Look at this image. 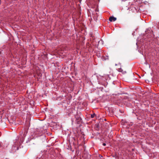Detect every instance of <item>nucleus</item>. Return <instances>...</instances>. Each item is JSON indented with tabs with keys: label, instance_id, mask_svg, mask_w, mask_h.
Here are the masks:
<instances>
[{
	"label": "nucleus",
	"instance_id": "nucleus-1",
	"mask_svg": "<svg viewBox=\"0 0 159 159\" xmlns=\"http://www.w3.org/2000/svg\"><path fill=\"white\" fill-rule=\"evenodd\" d=\"M116 20V18L114 16H111L109 18V20L111 22L115 21Z\"/></svg>",
	"mask_w": 159,
	"mask_h": 159
},
{
	"label": "nucleus",
	"instance_id": "nucleus-4",
	"mask_svg": "<svg viewBox=\"0 0 159 159\" xmlns=\"http://www.w3.org/2000/svg\"><path fill=\"white\" fill-rule=\"evenodd\" d=\"M16 148V149H14V150H15L14 151V152H16V150H18V148L17 147H14V148Z\"/></svg>",
	"mask_w": 159,
	"mask_h": 159
},
{
	"label": "nucleus",
	"instance_id": "nucleus-7",
	"mask_svg": "<svg viewBox=\"0 0 159 159\" xmlns=\"http://www.w3.org/2000/svg\"><path fill=\"white\" fill-rule=\"evenodd\" d=\"M96 11H98V9L97 8L96 9Z\"/></svg>",
	"mask_w": 159,
	"mask_h": 159
},
{
	"label": "nucleus",
	"instance_id": "nucleus-6",
	"mask_svg": "<svg viewBox=\"0 0 159 159\" xmlns=\"http://www.w3.org/2000/svg\"><path fill=\"white\" fill-rule=\"evenodd\" d=\"M102 145H103L104 146H105L106 145V144L105 143H103V144H102Z\"/></svg>",
	"mask_w": 159,
	"mask_h": 159
},
{
	"label": "nucleus",
	"instance_id": "nucleus-5",
	"mask_svg": "<svg viewBox=\"0 0 159 159\" xmlns=\"http://www.w3.org/2000/svg\"><path fill=\"white\" fill-rule=\"evenodd\" d=\"M95 114H92V115H91V117L92 118H93V117H94V116H95Z\"/></svg>",
	"mask_w": 159,
	"mask_h": 159
},
{
	"label": "nucleus",
	"instance_id": "nucleus-3",
	"mask_svg": "<svg viewBox=\"0 0 159 159\" xmlns=\"http://www.w3.org/2000/svg\"><path fill=\"white\" fill-rule=\"evenodd\" d=\"M77 118H78V121H80L81 120L80 117L77 116L76 117V119H77Z\"/></svg>",
	"mask_w": 159,
	"mask_h": 159
},
{
	"label": "nucleus",
	"instance_id": "nucleus-2",
	"mask_svg": "<svg viewBox=\"0 0 159 159\" xmlns=\"http://www.w3.org/2000/svg\"><path fill=\"white\" fill-rule=\"evenodd\" d=\"M119 72H122L123 74H125L126 73L125 70H124L122 68H119L118 70Z\"/></svg>",
	"mask_w": 159,
	"mask_h": 159
}]
</instances>
